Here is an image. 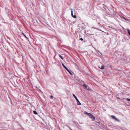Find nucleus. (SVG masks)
<instances>
[{
  "mask_svg": "<svg viewBox=\"0 0 130 130\" xmlns=\"http://www.w3.org/2000/svg\"><path fill=\"white\" fill-rule=\"evenodd\" d=\"M126 100L128 101H130V99L127 98L126 99Z\"/></svg>",
  "mask_w": 130,
  "mask_h": 130,
  "instance_id": "dca6fc26",
  "label": "nucleus"
},
{
  "mask_svg": "<svg viewBox=\"0 0 130 130\" xmlns=\"http://www.w3.org/2000/svg\"><path fill=\"white\" fill-rule=\"evenodd\" d=\"M80 40H81V41H83V38H81L80 39Z\"/></svg>",
  "mask_w": 130,
  "mask_h": 130,
  "instance_id": "aec40b11",
  "label": "nucleus"
},
{
  "mask_svg": "<svg viewBox=\"0 0 130 130\" xmlns=\"http://www.w3.org/2000/svg\"><path fill=\"white\" fill-rule=\"evenodd\" d=\"M125 99L124 98L123 99Z\"/></svg>",
  "mask_w": 130,
  "mask_h": 130,
  "instance_id": "4be33fe9",
  "label": "nucleus"
},
{
  "mask_svg": "<svg viewBox=\"0 0 130 130\" xmlns=\"http://www.w3.org/2000/svg\"><path fill=\"white\" fill-rule=\"evenodd\" d=\"M33 113L35 115H37L38 113L35 110H34L33 111Z\"/></svg>",
  "mask_w": 130,
  "mask_h": 130,
  "instance_id": "9d476101",
  "label": "nucleus"
},
{
  "mask_svg": "<svg viewBox=\"0 0 130 130\" xmlns=\"http://www.w3.org/2000/svg\"><path fill=\"white\" fill-rule=\"evenodd\" d=\"M63 60L64 58L63 57L60 55H58Z\"/></svg>",
  "mask_w": 130,
  "mask_h": 130,
  "instance_id": "9b49d317",
  "label": "nucleus"
},
{
  "mask_svg": "<svg viewBox=\"0 0 130 130\" xmlns=\"http://www.w3.org/2000/svg\"><path fill=\"white\" fill-rule=\"evenodd\" d=\"M100 68L101 69H104V66H102L101 68Z\"/></svg>",
  "mask_w": 130,
  "mask_h": 130,
  "instance_id": "ddd939ff",
  "label": "nucleus"
},
{
  "mask_svg": "<svg viewBox=\"0 0 130 130\" xmlns=\"http://www.w3.org/2000/svg\"><path fill=\"white\" fill-rule=\"evenodd\" d=\"M83 86L86 88L88 90H89V86L87 85L86 84H84L83 85Z\"/></svg>",
  "mask_w": 130,
  "mask_h": 130,
  "instance_id": "423d86ee",
  "label": "nucleus"
},
{
  "mask_svg": "<svg viewBox=\"0 0 130 130\" xmlns=\"http://www.w3.org/2000/svg\"><path fill=\"white\" fill-rule=\"evenodd\" d=\"M71 15L72 17L73 16V11L72 10L71 11Z\"/></svg>",
  "mask_w": 130,
  "mask_h": 130,
  "instance_id": "6ab92c4d",
  "label": "nucleus"
},
{
  "mask_svg": "<svg viewBox=\"0 0 130 130\" xmlns=\"http://www.w3.org/2000/svg\"><path fill=\"white\" fill-rule=\"evenodd\" d=\"M72 17L74 18H76V16L75 15H73Z\"/></svg>",
  "mask_w": 130,
  "mask_h": 130,
  "instance_id": "2eb2a0df",
  "label": "nucleus"
},
{
  "mask_svg": "<svg viewBox=\"0 0 130 130\" xmlns=\"http://www.w3.org/2000/svg\"><path fill=\"white\" fill-rule=\"evenodd\" d=\"M66 70L69 72V73L71 75H72L73 72L70 69H68L67 68Z\"/></svg>",
  "mask_w": 130,
  "mask_h": 130,
  "instance_id": "20e7f679",
  "label": "nucleus"
},
{
  "mask_svg": "<svg viewBox=\"0 0 130 130\" xmlns=\"http://www.w3.org/2000/svg\"><path fill=\"white\" fill-rule=\"evenodd\" d=\"M22 34H23V35L25 37H26V38H27V37L26 36V35L23 33H22Z\"/></svg>",
  "mask_w": 130,
  "mask_h": 130,
  "instance_id": "f3484780",
  "label": "nucleus"
},
{
  "mask_svg": "<svg viewBox=\"0 0 130 130\" xmlns=\"http://www.w3.org/2000/svg\"><path fill=\"white\" fill-rule=\"evenodd\" d=\"M62 66L66 70L67 69V68L65 66V65L63 63H62Z\"/></svg>",
  "mask_w": 130,
  "mask_h": 130,
  "instance_id": "f8f14e48",
  "label": "nucleus"
},
{
  "mask_svg": "<svg viewBox=\"0 0 130 130\" xmlns=\"http://www.w3.org/2000/svg\"><path fill=\"white\" fill-rule=\"evenodd\" d=\"M50 97L52 99L53 98V96L52 95L50 96Z\"/></svg>",
  "mask_w": 130,
  "mask_h": 130,
  "instance_id": "a211bd4d",
  "label": "nucleus"
},
{
  "mask_svg": "<svg viewBox=\"0 0 130 130\" xmlns=\"http://www.w3.org/2000/svg\"><path fill=\"white\" fill-rule=\"evenodd\" d=\"M73 123H74L77 126L78 125V123H77V122H76V121H74L73 122Z\"/></svg>",
  "mask_w": 130,
  "mask_h": 130,
  "instance_id": "1a4fd4ad",
  "label": "nucleus"
},
{
  "mask_svg": "<svg viewBox=\"0 0 130 130\" xmlns=\"http://www.w3.org/2000/svg\"><path fill=\"white\" fill-rule=\"evenodd\" d=\"M80 31L81 30H80V28H78L77 29V31H75L76 34H77L78 32H80Z\"/></svg>",
  "mask_w": 130,
  "mask_h": 130,
  "instance_id": "0eeeda50",
  "label": "nucleus"
},
{
  "mask_svg": "<svg viewBox=\"0 0 130 130\" xmlns=\"http://www.w3.org/2000/svg\"><path fill=\"white\" fill-rule=\"evenodd\" d=\"M73 97L74 98H75L76 100V101L77 102V104L78 105H81V103H80V102L78 100V99H77V97L74 94H73Z\"/></svg>",
  "mask_w": 130,
  "mask_h": 130,
  "instance_id": "f257e3e1",
  "label": "nucleus"
},
{
  "mask_svg": "<svg viewBox=\"0 0 130 130\" xmlns=\"http://www.w3.org/2000/svg\"><path fill=\"white\" fill-rule=\"evenodd\" d=\"M93 29H92L91 30V34H91L93 35L95 33V30H93Z\"/></svg>",
  "mask_w": 130,
  "mask_h": 130,
  "instance_id": "39448f33",
  "label": "nucleus"
},
{
  "mask_svg": "<svg viewBox=\"0 0 130 130\" xmlns=\"http://www.w3.org/2000/svg\"><path fill=\"white\" fill-rule=\"evenodd\" d=\"M90 118L92 119V121L95 120V118L90 113Z\"/></svg>",
  "mask_w": 130,
  "mask_h": 130,
  "instance_id": "f03ea898",
  "label": "nucleus"
},
{
  "mask_svg": "<svg viewBox=\"0 0 130 130\" xmlns=\"http://www.w3.org/2000/svg\"><path fill=\"white\" fill-rule=\"evenodd\" d=\"M97 122L99 124H100V122Z\"/></svg>",
  "mask_w": 130,
  "mask_h": 130,
  "instance_id": "412c9836",
  "label": "nucleus"
},
{
  "mask_svg": "<svg viewBox=\"0 0 130 130\" xmlns=\"http://www.w3.org/2000/svg\"><path fill=\"white\" fill-rule=\"evenodd\" d=\"M127 30L128 33L129 35H130V31L128 29H127Z\"/></svg>",
  "mask_w": 130,
  "mask_h": 130,
  "instance_id": "4468645a",
  "label": "nucleus"
},
{
  "mask_svg": "<svg viewBox=\"0 0 130 130\" xmlns=\"http://www.w3.org/2000/svg\"><path fill=\"white\" fill-rule=\"evenodd\" d=\"M111 117L113 119H115V120L118 121H120V120L116 118L115 116L112 115L111 116Z\"/></svg>",
  "mask_w": 130,
  "mask_h": 130,
  "instance_id": "7ed1b4c3",
  "label": "nucleus"
},
{
  "mask_svg": "<svg viewBox=\"0 0 130 130\" xmlns=\"http://www.w3.org/2000/svg\"><path fill=\"white\" fill-rule=\"evenodd\" d=\"M84 114L85 115H87L88 116H89V113L87 112L86 111H84Z\"/></svg>",
  "mask_w": 130,
  "mask_h": 130,
  "instance_id": "6e6552de",
  "label": "nucleus"
}]
</instances>
